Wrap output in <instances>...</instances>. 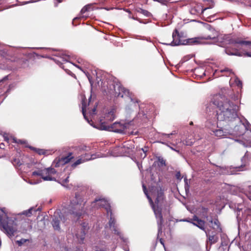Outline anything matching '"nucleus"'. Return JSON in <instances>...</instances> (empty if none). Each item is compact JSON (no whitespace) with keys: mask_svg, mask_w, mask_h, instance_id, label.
Returning <instances> with one entry per match:
<instances>
[{"mask_svg":"<svg viewBox=\"0 0 251 251\" xmlns=\"http://www.w3.org/2000/svg\"><path fill=\"white\" fill-rule=\"evenodd\" d=\"M150 192L151 196H148V200L157 219L159 229L161 230L164 223L162 210L167 204L165 189L160 186H152Z\"/></svg>","mask_w":251,"mask_h":251,"instance_id":"obj_1","label":"nucleus"},{"mask_svg":"<svg viewBox=\"0 0 251 251\" xmlns=\"http://www.w3.org/2000/svg\"><path fill=\"white\" fill-rule=\"evenodd\" d=\"M211 102L220 111L217 113L218 121H230L237 117L238 106L220 94L213 96Z\"/></svg>","mask_w":251,"mask_h":251,"instance_id":"obj_2","label":"nucleus"},{"mask_svg":"<svg viewBox=\"0 0 251 251\" xmlns=\"http://www.w3.org/2000/svg\"><path fill=\"white\" fill-rule=\"evenodd\" d=\"M203 39L216 40L218 42V45L221 47H226L228 45H232L235 47L234 48L238 49H239L240 45L248 44L250 43L249 41L243 40L241 38L233 35L221 34L218 35L216 32L213 35H207L201 37V41ZM232 49H234V48Z\"/></svg>","mask_w":251,"mask_h":251,"instance_id":"obj_3","label":"nucleus"},{"mask_svg":"<svg viewBox=\"0 0 251 251\" xmlns=\"http://www.w3.org/2000/svg\"><path fill=\"white\" fill-rule=\"evenodd\" d=\"M173 41L170 43H164L165 45H171L172 46H176L179 45H193L199 44H202L201 37H195L193 38H189L184 39L181 36L177 29H175L172 34Z\"/></svg>","mask_w":251,"mask_h":251,"instance_id":"obj_4","label":"nucleus"},{"mask_svg":"<svg viewBox=\"0 0 251 251\" xmlns=\"http://www.w3.org/2000/svg\"><path fill=\"white\" fill-rule=\"evenodd\" d=\"M86 201H84L82 197L78 194H75V199L71 202L70 213L78 218L80 217L83 211Z\"/></svg>","mask_w":251,"mask_h":251,"instance_id":"obj_5","label":"nucleus"},{"mask_svg":"<svg viewBox=\"0 0 251 251\" xmlns=\"http://www.w3.org/2000/svg\"><path fill=\"white\" fill-rule=\"evenodd\" d=\"M14 222L10 220L5 213L0 214V228L9 236H13L16 229L13 226Z\"/></svg>","mask_w":251,"mask_h":251,"instance_id":"obj_6","label":"nucleus"},{"mask_svg":"<svg viewBox=\"0 0 251 251\" xmlns=\"http://www.w3.org/2000/svg\"><path fill=\"white\" fill-rule=\"evenodd\" d=\"M109 86H107V91L110 94L115 95L117 97H124V93L125 95L128 94V90H126L124 87L121 86L120 83L116 81H110L108 83Z\"/></svg>","mask_w":251,"mask_h":251,"instance_id":"obj_7","label":"nucleus"},{"mask_svg":"<svg viewBox=\"0 0 251 251\" xmlns=\"http://www.w3.org/2000/svg\"><path fill=\"white\" fill-rule=\"evenodd\" d=\"M56 173V171L54 168L49 167L43 170L34 171L32 172V175L40 176L44 180L50 181L55 179L52 177V175Z\"/></svg>","mask_w":251,"mask_h":251,"instance_id":"obj_8","label":"nucleus"},{"mask_svg":"<svg viewBox=\"0 0 251 251\" xmlns=\"http://www.w3.org/2000/svg\"><path fill=\"white\" fill-rule=\"evenodd\" d=\"M250 43L248 44H242L240 46L245 45L248 46V50H251L250 51H246L244 53L239 51L240 48L230 49L229 48H226L225 50V52L229 55H235L237 56H247L251 57V41H249Z\"/></svg>","mask_w":251,"mask_h":251,"instance_id":"obj_9","label":"nucleus"},{"mask_svg":"<svg viewBox=\"0 0 251 251\" xmlns=\"http://www.w3.org/2000/svg\"><path fill=\"white\" fill-rule=\"evenodd\" d=\"M92 205L94 207L104 208L107 212V214H110V216L112 215V210L111 206L108 201L104 198L101 197L96 198L94 201L92 202Z\"/></svg>","mask_w":251,"mask_h":251,"instance_id":"obj_10","label":"nucleus"},{"mask_svg":"<svg viewBox=\"0 0 251 251\" xmlns=\"http://www.w3.org/2000/svg\"><path fill=\"white\" fill-rule=\"evenodd\" d=\"M104 130H107L115 132L122 133L126 129V126L125 124L120 122H115L113 124L108 126H102Z\"/></svg>","mask_w":251,"mask_h":251,"instance_id":"obj_11","label":"nucleus"},{"mask_svg":"<svg viewBox=\"0 0 251 251\" xmlns=\"http://www.w3.org/2000/svg\"><path fill=\"white\" fill-rule=\"evenodd\" d=\"M183 221L187 222L192 224L193 225L197 226L200 229L204 231L205 230V226L206 222L205 221L199 219L198 216L194 215L192 219H185Z\"/></svg>","mask_w":251,"mask_h":251,"instance_id":"obj_12","label":"nucleus"},{"mask_svg":"<svg viewBox=\"0 0 251 251\" xmlns=\"http://www.w3.org/2000/svg\"><path fill=\"white\" fill-rule=\"evenodd\" d=\"M65 222V220L63 215L60 214L59 211H56L54 212L53 216L52 221L51 222L52 226L55 230H60V227L59 224L60 221Z\"/></svg>","mask_w":251,"mask_h":251,"instance_id":"obj_13","label":"nucleus"},{"mask_svg":"<svg viewBox=\"0 0 251 251\" xmlns=\"http://www.w3.org/2000/svg\"><path fill=\"white\" fill-rule=\"evenodd\" d=\"M74 157L72 156V153H69L68 155L66 156H62L58 159H56L54 162V167H59L61 165H64L69 163Z\"/></svg>","mask_w":251,"mask_h":251,"instance_id":"obj_14","label":"nucleus"},{"mask_svg":"<svg viewBox=\"0 0 251 251\" xmlns=\"http://www.w3.org/2000/svg\"><path fill=\"white\" fill-rule=\"evenodd\" d=\"M206 236L207 237V241L210 243V245L217 243L218 241V237L216 235L215 232L212 231L211 234H210L209 231H205Z\"/></svg>","mask_w":251,"mask_h":251,"instance_id":"obj_15","label":"nucleus"},{"mask_svg":"<svg viewBox=\"0 0 251 251\" xmlns=\"http://www.w3.org/2000/svg\"><path fill=\"white\" fill-rule=\"evenodd\" d=\"M204 218L206 219V221L209 223V226L210 227H212L213 228H215V227L213 226L214 224L215 226H216V227L217 228L220 227V224L217 218H215L214 219H213L211 216H207Z\"/></svg>","mask_w":251,"mask_h":251,"instance_id":"obj_16","label":"nucleus"},{"mask_svg":"<svg viewBox=\"0 0 251 251\" xmlns=\"http://www.w3.org/2000/svg\"><path fill=\"white\" fill-rule=\"evenodd\" d=\"M208 9V8H203L201 5H197L191 9V12L193 14L200 15L203 14L204 11Z\"/></svg>","mask_w":251,"mask_h":251,"instance_id":"obj_17","label":"nucleus"},{"mask_svg":"<svg viewBox=\"0 0 251 251\" xmlns=\"http://www.w3.org/2000/svg\"><path fill=\"white\" fill-rule=\"evenodd\" d=\"M86 232L83 230L78 229L75 233V236L79 243H83L85 237Z\"/></svg>","mask_w":251,"mask_h":251,"instance_id":"obj_18","label":"nucleus"},{"mask_svg":"<svg viewBox=\"0 0 251 251\" xmlns=\"http://www.w3.org/2000/svg\"><path fill=\"white\" fill-rule=\"evenodd\" d=\"M31 150L34 151L39 155H46L48 153V151L44 149H37L32 146L27 147Z\"/></svg>","mask_w":251,"mask_h":251,"instance_id":"obj_19","label":"nucleus"},{"mask_svg":"<svg viewBox=\"0 0 251 251\" xmlns=\"http://www.w3.org/2000/svg\"><path fill=\"white\" fill-rule=\"evenodd\" d=\"M87 161H89V158L83 159V157H82L81 156H80L79 158L72 165V167L74 168L76 167L77 165Z\"/></svg>","mask_w":251,"mask_h":251,"instance_id":"obj_20","label":"nucleus"},{"mask_svg":"<svg viewBox=\"0 0 251 251\" xmlns=\"http://www.w3.org/2000/svg\"><path fill=\"white\" fill-rule=\"evenodd\" d=\"M115 116L114 111L112 110L109 112L106 115V120L113 121L115 119Z\"/></svg>","mask_w":251,"mask_h":251,"instance_id":"obj_21","label":"nucleus"},{"mask_svg":"<svg viewBox=\"0 0 251 251\" xmlns=\"http://www.w3.org/2000/svg\"><path fill=\"white\" fill-rule=\"evenodd\" d=\"M157 161L158 162V166L159 167H163L166 166V160L161 156L157 157Z\"/></svg>","mask_w":251,"mask_h":251,"instance_id":"obj_22","label":"nucleus"},{"mask_svg":"<svg viewBox=\"0 0 251 251\" xmlns=\"http://www.w3.org/2000/svg\"><path fill=\"white\" fill-rule=\"evenodd\" d=\"M137 12L138 13L142 14L143 15H144V16H145L147 17H149L151 15V13L150 12H149L148 11H147L146 10H144V9H143L141 8H139V9H137Z\"/></svg>","mask_w":251,"mask_h":251,"instance_id":"obj_23","label":"nucleus"},{"mask_svg":"<svg viewBox=\"0 0 251 251\" xmlns=\"http://www.w3.org/2000/svg\"><path fill=\"white\" fill-rule=\"evenodd\" d=\"M213 132L216 136L219 137H222L225 135L224 131L221 129H216Z\"/></svg>","mask_w":251,"mask_h":251,"instance_id":"obj_24","label":"nucleus"},{"mask_svg":"<svg viewBox=\"0 0 251 251\" xmlns=\"http://www.w3.org/2000/svg\"><path fill=\"white\" fill-rule=\"evenodd\" d=\"M82 157H83V159H88L89 158V160L94 159H95L96 157L95 154H92L90 155L89 153H85L83 155H81Z\"/></svg>","mask_w":251,"mask_h":251,"instance_id":"obj_25","label":"nucleus"},{"mask_svg":"<svg viewBox=\"0 0 251 251\" xmlns=\"http://www.w3.org/2000/svg\"><path fill=\"white\" fill-rule=\"evenodd\" d=\"M87 106L86 104L84 103V101L82 102V112L84 118L89 123L88 119L87 118L86 116V110Z\"/></svg>","mask_w":251,"mask_h":251,"instance_id":"obj_26","label":"nucleus"},{"mask_svg":"<svg viewBox=\"0 0 251 251\" xmlns=\"http://www.w3.org/2000/svg\"><path fill=\"white\" fill-rule=\"evenodd\" d=\"M201 210L202 216L203 218L208 216L207 214L208 212V209L207 208L202 207Z\"/></svg>","mask_w":251,"mask_h":251,"instance_id":"obj_27","label":"nucleus"},{"mask_svg":"<svg viewBox=\"0 0 251 251\" xmlns=\"http://www.w3.org/2000/svg\"><path fill=\"white\" fill-rule=\"evenodd\" d=\"M89 229V227L88 226V224L86 223H83L81 224V228L79 229L80 230H83L86 233V232L88 231Z\"/></svg>","mask_w":251,"mask_h":251,"instance_id":"obj_28","label":"nucleus"},{"mask_svg":"<svg viewBox=\"0 0 251 251\" xmlns=\"http://www.w3.org/2000/svg\"><path fill=\"white\" fill-rule=\"evenodd\" d=\"M33 210V208H31L27 210L24 211L23 214L27 217H30L32 214V212Z\"/></svg>","mask_w":251,"mask_h":251,"instance_id":"obj_29","label":"nucleus"},{"mask_svg":"<svg viewBox=\"0 0 251 251\" xmlns=\"http://www.w3.org/2000/svg\"><path fill=\"white\" fill-rule=\"evenodd\" d=\"M90 8H91V6L89 5H87L84 6L81 10V11H80L81 14H84L85 12L88 11Z\"/></svg>","mask_w":251,"mask_h":251,"instance_id":"obj_30","label":"nucleus"},{"mask_svg":"<svg viewBox=\"0 0 251 251\" xmlns=\"http://www.w3.org/2000/svg\"><path fill=\"white\" fill-rule=\"evenodd\" d=\"M13 142L20 144L21 145H25L26 143V141L25 140L16 139L15 138L13 139Z\"/></svg>","mask_w":251,"mask_h":251,"instance_id":"obj_31","label":"nucleus"},{"mask_svg":"<svg viewBox=\"0 0 251 251\" xmlns=\"http://www.w3.org/2000/svg\"><path fill=\"white\" fill-rule=\"evenodd\" d=\"M112 229V230L114 231V233L115 234H117V235L120 236V232L119 231L117 226L115 225H114L112 226L111 228Z\"/></svg>","mask_w":251,"mask_h":251,"instance_id":"obj_32","label":"nucleus"},{"mask_svg":"<svg viewBox=\"0 0 251 251\" xmlns=\"http://www.w3.org/2000/svg\"><path fill=\"white\" fill-rule=\"evenodd\" d=\"M116 221L114 218H112L111 217L109 221V226L110 228H111L112 226L114 225H115Z\"/></svg>","mask_w":251,"mask_h":251,"instance_id":"obj_33","label":"nucleus"},{"mask_svg":"<svg viewBox=\"0 0 251 251\" xmlns=\"http://www.w3.org/2000/svg\"><path fill=\"white\" fill-rule=\"evenodd\" d=\"M142 187H143V190L144 193H145L147 198H148V196H150V195L148 194V191L147 190L146 185L144 184H143Z\"/></svg>","mask_w":251,"mask_h":251,"instance_id":"obj_34","label":"nucleus"},{"mask_svg":"<svg viewBox=\"0 0 251 251\" xmlns=\"http://www.w3.org/2000/svg\"><path fill=\"white\" fill-rule=\"evenodd\" d=\"M221 73H225V72H226V73H229V74H231L232 73V70L227 68H226L224 69H222L221 70Z\"/></svg>","mask_w":251,"mask_h":251,"instance_id":"obj_35","label":"nucleus"},{"mask_svg":"<svg viewBox=\"0 0 251 251\" xmlns=\"http://www.w3.org/2000/svg\"><path fill=\"white\" fill-rule=\"evenodd\" d=\"M97 106V105L95 106L92 110L89 111L90 115H94L96 114Z\"/></svg>","mask_w":251,"mask_h":251,"instance_id":"obj_36","label":"nucleus"},{"mask_svg":"<svg viewBox=\"0 0 251 251\" xmlns=\"http://www.w3.org/2000/svg\"><path fill=\"white\" fill-rule=\"evenodd\" d=\"M176 176L177 179L181 180L182 179L181 175L179 172L176 173Z\"/></svg>","mask_w":251,"mask_h":251,"instance_id":"obj_37","label":"nucleus"},{"mask_svg":"<svg viewBox=\"0 0 251 251\" xmlns=\"http://www.w3.org/2000/svg\"><path fill=\"white\" fill-rule=\"evenodd\" d=\"M141 150L145 153V157L146 156V152L148 151V148L145 147L144 148H142Z\"/></svg>","mask_w":251,"mask_h":251,"instance_id":"obj_38","label":"nucleus"},{"mask_svg":"<svg viewBox=\"0 0 251 251\" xmlns=\"http://www.w3.org/2000/svg\"><path fill=\"white\" fill-rule=\"evenodd\" d=\"M8 75H6V76H4L2 79L0 80V83L7 80L8 79Z\"/></svg>","mask_w":251,"mask_h":251,"instance_id":"obj_39","label":"nucleus"},{"mask_svg":"<svg viewBox=\"0 0 251 251\" xmlns=\"http://www.w3.org/2000/svg\"><path fill=\"white\" fill-rule=\"evenodd\" d=\"M245 212H246L247 213L248 215L251 214V210L250 209L247 208L245 210Z\"/></svg>","mask_w":251,"mask_h":251,"instance_id":"obj_40","label":"nucleus"},{"mask_svg":"<svg viewBox=\"0 0 251 251\" xmlns=\"http://www.w3.org/2000/svg\"><path fill=\"white\" fill-rule=\"evenodd\" d=\"M96 251H106L105 249H100L99 248H97Z\"/></svg>","mask_w":251,"mask_h":251,"instance_id":"obj_41","label":"nucleus"},{"mask_svg":"<svg viewBox=\"0 0 251 251\" xmlns=\"http://www.w3.org/2000/svg\"><path fill=\"white\" fill-rule=\"evenodd\" d=\"M4 140L8 142L9 141V138L7 137V136L4 135Z\"/></svg>","mask_w":251,"mask_h":251,"instance_id":"obj_42","label":"nucleus"},{"mask_svg":"<svg viewBox=\"0 0 251 251\" xmlns=\"http://www.w3.org/2000/svg\"><path fill=\"white\" fill-rule=\"evenodd\" d=\"M69 181V176H68L66 179L64 180V182L65 183H67Z\"/></svg>","mask_w":251,"mask_h":251,"instance_id":"obj_43","label":"nucleus"},{"mask_svg":"<svg viewBox=\"0 0 251 251\" xmlns=\"http://www.w3.org/2000/svg\"><path fill=\"white\" fill-rule=\"evenodd\" d=\"M160 241L161 244H162L163 246H164V244L163 243V240L162 239H160Z\"/></svg>","mask_w":251,"mask_h":251,"instance_id":"obj_44","label":"nucleus"},{"mask_svg":"<svg viewBox=\"0 0 251 251\" xmlns=\"http://www.w3.org/2000/svg\"><path fill=\"white\" fill-rule=\"evenodd\" d=\"M0 148H2L3 147V146H4V144H1L0 145Z\"/></svg>","mask_w":251,"mask_h":251,"instance_id":"obj_45","label":"nucleus"},{"mask_svg":"<svg viewBox=\"0 0 251 251\" xmlns=\"http://www.w3.org/2000/svg\"><path fill=\"white\" fill-rule=\"evenodd\" d=\"M0 148H2L3 147V146H4V144H1L0 145Z\"/></svg>","mask_w":251,"mask_h":251,"instance_id":"obj_46","label":"nucleus"},{"mask_svg":"<svg viewBox=\"0 0 251 251\" xmlns=\"http://www.w3.org/2000/svg\"><path fill=\"white\" fill-rule=\"evenodd\" d=\"M63 0H57V1L60 3V2H62Z\"/></svg>","mask_w":251,"mask_h":251,"instance_id":"obj_47","label":"nucleus"},{"mask_svg":"<svg viewBox=\"0 0 251 251\" xmlns=\"http://www.w3.org/2000/svg\"><path fill=\"white\" fill-rule=\"evenodd\" d=\"M77 18H75V19H74L73 20V21H75V20H77ZM73 24H74V22H73Z\"/></svg>","mask_w":251,"mask_h":251,"instance_id":"obj_48","label":"nucleus"},{"mask_svg":"<svg viewBox=\"0 0 251 251\" xmlns=\"http://www.w3.org/2000/svg\"><path fill=\"white\" fill-rule=\"evenodd\" d=\"M134 19H135V20H138V21H139L140 22H140V20H139L137 18H134Z\"/></svg>","mask_w":251,"mask_h":251,"instance_id":"obj_49","label":"nucleus"},{"mask_svg":"<svg viewBox=\"0 0 251 251\" xmlns=\"http://www.w3.org/2000/svg\"><path fill=\"white\" fill-rule=\"evenodd\" d=\"M193 124V122H191L190 123V125H192Z\"/></svg>","mask_w":251,"mask_h":251,"instance_id":"obj_50","label":"nucleus"},{"mask_svg":"<svg viewBox=\"0 0 251 251\" xmlns=\"http://www.w3.org/2000/svg\"><path fill=\"white\" fill-rule=\"evenodd\" d=\"M131 134H134L133 132H132L131 133Z\"/></svg>","mask_w":251,"mask_h":251,"instance_id":"obj_51","label":"nucleus"},{"mask_svg":"<svg viewBox=\"0 0 251 251\" xmlns=\"http://www.w3.org/2000/svg\"><path fill=\"white\" fill-rule=\"evenodd\" d=\"M90 101H89V103H90ZM88 105H89V103H88Z\"/></svg>","mask_w":251,"mask_h":251,"instance_id":"obj_52","label":"nucleus"},{"mask_svg":"<svg viewBox=\"0 0 251 251\" xmlns=\"http://www.w3.org/2000/svg\"><path fill=\"white\" fill-rule=\"evenodd\" d=\"M126 251H129V250H126Z\"/></svg>","mask_w":251,"mask_h":251,"instance_id":"obj_53","label":"nucleus"}]
</instances>
